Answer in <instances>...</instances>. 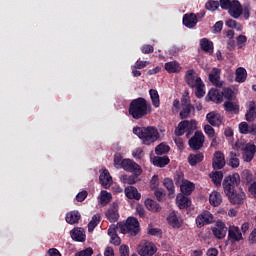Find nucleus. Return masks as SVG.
Here are the masks:
<instances>
[{"label": "nucleus", "mask_w": 256, "mask_h": 256, "mask_svg": "<svg viewBox=\"0 0 256 256\" xmlns=\"http://www.w3.org/2000/svg\"><path fill=\"white\" fill-rule=\"evenodd\" d=\"M241 177L238 173L226 176L223 180V189L232 205H241L246 199L245 192L239 188Z\"/></svg>", "instance_id": "obj_1"}, {"label": "nucleus", "mask_w": 256, "mask_h": 256, "mask_svg": "<svg viewBox=\"0 0 256 256\" xmlns=\"http://www.w3.org/2000/svg\"><path fill=\"white\" fill-rule=\"evenodd\" d=\"M153 109L151 104L145 100V98H136L129 104L128 112L132 116V119H143L147 115H151Z\"/></svg>", "instance_id": "obj_2"}, {"label": "nucleus", "mask_w": 256, "mask_h": 256, "mask_svg": "<svg viewBox=\"0 0 256 256\" xmlns=\"http://www.w3.org/2000/svg\"><path fill=\"white\" fill-rule=\"evenodd\" d=\"M133 133L141 139L143 145H153L161 137L159 130L154 126L134 127Z\"/></svg>", "instance_id": "obj_3"}, {"label": "nucleus", "mask_w": 256, "mask_h": 256, "mask_svg": "<svg viewBox=\"0 0 256 256\" xmlns=\"http://www.w3.org/2000/svg\"><path fill=\"white\" fill-rule=\"evenodd\" d=\"M119 228L121 233H128L132 237H136L141 231V225L139 224V220L133 216L127 218L125 224H120Z\"/></svg>", "instance_id": "obj_4"}, {"label": "nucleus", "mask_w": 256, "mask_h": 256, "mask_svg": "<svg viewBox=\"0 0 256 256\" xmlns=\"http://www.w3.org/2000/svg\"><path fill=\"white\" fill-rule=\"evenodd\" d=\"M197 129V121L195 120H183L178 124V127L175 129V135L177 137H182L185 135L189 137L193 134V131Z\"/></svg>", "instance_id": "obj_5"}, {"label": "nucleus", "mask_w": 256, "mask_h": 256, "mask_svg": "<svg viewBox=\"0 0 256 256\" xmlns=\"http://www.w3.org/2000/svg\"><path fill=\"white\" fill-rule=\"evenodd\" d=\"M212 223H215V217L207 210L196 217V225L199 229L205 227V225H211Z\"/></svg>", "instance_id": "obj_6"}, {"label": "nucleus", "mask_w": 256, "mask_h": 256, "mask_svg": "<svg viewBox=\"0 0 256 256\" xmlns=\"http://www.w3.org/2000/svg\"><path fill=\"white\" fill-rule=\"evenodd\" d=\"M235 91L231 87L212 88L209 90L207 97H233Z\"/></svg>", "instance_id": "obj_7"}, {"label": "nucleus", "mask_w": 256, "mask_h": 256, "mask_svg": "<svg viewBox=\"0 0 256 256\" xmlns=\"http://www.w3.org/2000/svg\"><path fill=\"white\" fill-rule=\"evenodd\" d=\"M120 169H124L128 173H134L135 175H141L143 173L141 166L131 159H123Z\"/></svg>", "instance_id": "obj_8"}, {"label": "nucleus", "mask_w": 256, "mask_h": 256, "mask_svg": "<svg viewBox=\"0 0 256 256\" xmlns=\"http://www.w3.org/2000/svg\"><path fill=\"white\" fill-rule=\"evenodd\" d=\"M181 107H182V110L180 111L181 119H188V117H191V113H195V106L191 104V100L189 98H182Z\"/></svg>", "instance_id": "obj_9"}, {"label": "nucleus", "mask_w": 256, "mask_h": 256, "mask_svg": "<svg viewBox=\"0 0 256 256\" xmlns=\"http://www.w3.org/2000/svg\"><path fill=\"white\" fill-rule=\"evenodd\" d=\"M137 251L140 256H153L157 253V246L153 242H144L138 246Z\"/></svg>", "instance_id": "obj_10"}, {"label": "nucleus", "mask_w": 256, "mask_h": 256, "mask_svg": "<svg viewBox=\"0 0 256 256\" xmlns=\"http://www.w3.org/2000/svg\"><path fill=\"white\" fill-rule=\"evenodd\" d=\"M188 143L193 151H199L203 147V143H205V135L201 131H196Z\"/></svg>", "instance_id": "obj_11"}, {"label": "nucleus", "mask_w": 256, "mask_h": 256, "mask_svg": "<svg viewBox=\"0 0 256 256\" xmlns=\"http://www.w3.org/2000/svg\"><path fill=\"white\" fill-rule=\"evenodd\" d=\"M227 11L233 19H239L243 15V5L238 0H232V4H230Z\"/></svg>", "instance_id": "obj_12"}, {"label": "nucleus", "mask_w": 256, "mask_h": 256, "mask_svg": "<svg viewBox=\"0 0 256 256\" xmlns=\"http://www.w3.org/2000/svg\"><path fill=\"white\" fill-rule=\"evenodd\" d=\"M206 121L212 127H221L223 125V116L218 112L212 111L206 115Z\"/></svg>", "instance_id": "obj_13"}, {"label": "nucleus", "mask_w": 256, "mask_h": 256, "mask_svg": "<svg viewBox=\"0 0 256 256\" xmlns=\"http://www.w3.org/2000/svg\"><path fill=\"white\" fill-rule=\"evenodd\" d=\"M208 79L216 89H221L223 87V82H221V69L213 68L211 73L208 75Z\"/></svg>", "instance_id": "obj_14"}, {"label": "nucleus", "mask_w": 256, "mask_h": 256, "mask_svg": "<svg viewBox=\"0 0 256 256\" xmlns=\"http://www.w3.org/2000/svg\"><path fill=\"white\" fill-rule=\"evenodd\" d=\"M212 233L216 239H225L227 235V226L223 221L218 220L214 228H212Z\"/></svg>", "instance_id": "obj_15"}, {"label": "nucleus", "mask_w": 256, "mask_h": 256, "mask_svg": "<svg viewBox=\"0 0 256 256\" xmlns=\"http://www.w3.org/2000/svg\"><path fill=\"white\" fill-rule=\"evenodd\" d=\"M212 166L215 170L223 169L225 167V154H223V152L216 151L214 153Z\"/></svg>", "instance_id": "obj_16"}, {"label": "nucleus", "mask_w": 256, "mask_h": 256, "mask_svg": "<svg viewBox=\"0 0 256 256\" xmlns=\"http://www.w3.org/2000/svg\"><path fill=\"white\" fill-rule=\"evenodd\" d=\"M105 215L110 223H117L119 221V207L117 204H112L106 211Z\"/></svg>", "instance_id": "obj_17"}, {"label": "nucleus", "mask_w": 256, "mask_h": 256, "mask_svg": "<svg viewBox=\"0 0 256 256\" xmlns=\"http://www.w3.org/2000/svg\"><path fill=\"white\" fill-rule=\"evenodd\" d=\"M256 146L255 144H246L243 150V159L246 163H251L253 157H255Z\"/></svg>", "instance_id": "obj_18"}, {"label": "nucleus", "mask_w": 256, "mask_h": 256, "mask_svg": "<svg viewBox=\"0 0 256 256\" xmlns=\"http://www.w3.org/2000/svg\"><path fill=\"white\" fill-rule=\"evenodd\" d=\"M228 239L232 241V243H236L237 241L243 240V234L241 230L237 226H230L228 230Z\"/></svg>", "instance_id": "obj_19"}, {"label": "nucleus", "mask_w": 256, "mask_h": 256, "mask_svg": "<svg viewBox=\"0 0 256 256\" xmlns=\"http://www.w3.org/2000/svg\"><path fill=\"white\" fill-rule=\"evenodd\" d=\"M182 23L188 29H193V27L197 26L199 20H197V15H195V13H189L183 16Z\"/></svg>", "instance_id": "obj_20"}, {"label": "nucleus", "mask_w": 256, "mask_h": 256, "mask_svg": "<svg viewBox=\"0 0 256 256\" xmlns=\"http://www.w3.org/2000/svg\"><path fill=\"white\" fill-rule=\"evenodd\" d=\"M199 80L202 81L201 77L195 76V70L191 69L186 72L185 81L192 89H195V85L200 83Z\"/></svg>", "instance_id": "obj_21"}, {"label": "nucleus", "mask_w": 256, "mask_h": 256, "mask_svg": "<svg viewBox=\"0 0 256 256\" xmlns=\"http://www.w3.org/2000/svg\"><path fill=\"white\" fill-rule=\"evenodd\" d=\"M100 185L102 187H105L107 189L108 187H111V183L113 182V178L111 177V174L109 173V170L105 169L99 176Z\"/></svg>", "instance_id": "obj_22"}, {"label": "nucleus", "mask_w": 256, "mask_h": 256, "mask_svg": "<svg viewBox=\"0 0 256 256\" xmlns=\"http://www.w3.org/2000/svg\"><path fill=\"white\" fill-rule=\"evenodd\" d=\"M239 132L242 135H256V125L252 124L249 126V124H247V122H241L239 124Z\"/></svg>", "instance_id": "obj_23"}, {"label": "nucleus", "mask_w": 256, "mask_h": 256, "mask_svg": "<svg viewBox=\"0 0 256 256\" xmlns=\"http://www.w3.org/2000/svg\"><path fill=\"white\" fill-rule=\"evenodd\" d=\"M124 193L128 199H135L136 201L141 199V193H139L135 186L126 187Z\"/></svg>", "instance_id": "obj_24"}, {"label": "nucleus", "mask_w": 256, "mask_h": 256, "mask_svg": "<svg viewBox=\"0 0 256 256\" xmlns=\"http://www.w3.org/2000/svg\"><path fill=\"white\" fill-rule=\"evenodd\" d=\"M200 48L204 53H209V55H213V41L209 40L208 38H202L200 40Z\"/></svg>", "instance_id": "obj_25"}, {"label": "nucleus", "mask_w": 256, "mask_h": 256, "mask_svg": "<svg viewBox=\"0 0 256 256\" xmlns=\"http://www.w3.org/2000/svg\"><path fill=\"white\" fill-rule=\"evenodd\" d=\"M180 190L182 195L189 197L193 191H195V184L191 181L186 180L183 184L180 185Z\"/></svg>", "instance_id": "obj_26"}, {"label": "nucleus", "mask_w": 256, "mask_h": 256, "mask_svg": "<svg viewBox=\"0 0 256 256\" xmlns=\"http://www.w3.org/2000/svg\"><path fill=\"white\" fill-rule=\"evenodd\" d=\"M168 224L173 227V229H181V221H179V217L177 216V212L172 211L169 213L167 217Z\"/></svg>", "instance_id": "obj_27"}, {"label": "nucleus", "mask_w": 256, "mask_h": 256, "mask_svg": "<svg viewBox=\"0 0 256 256\" xmlns=\"http://www.w3.org/2000/svg\"><path fill=\"white\" fill-rule=\"evenodd\" d=\"M144 205L146 209H148V211H152V213H159V211H161V205L153 199L147 198Z\"/></svg>", "instance_id": "obj_28"}, {"label": "nucleus", "mask_w": 256, "mask_h": 256, "mask_svg": "<svg viewBox=\"0 0 256 256\" xmlns=\"http://www.w3.org/2000/svg\"><path fill=\"white\" fill-rule=\"evenodd\" d=\"M81 219V213L79 211L74 210L66 214V222L69 225H75V223H79Z\"/></svg>", "instance_id": "obj_29"}, {"label": "nucleus", "mask_w": 256, "mask_h": 256, "mask_svg": "<svg viewBox=\"0 0 256 256\" xmlns=\"http://www.w3.org/2000/svg\"><path fill=\"white\" fill-rule=\"evenodd\" d=\"M85 232L81 228H77L71 231V238L73 241H78L79 243H83L86 239Z\"/></svg>", "instance_id": "obj_30"}, {"label": "nucleus", "mask_w": 256, "mask_h": 256, "mask_svg": "<svg viewBox=\"0 0 256 256\" xmlns=\"http://www.w3.org/2000/svg\"><path fill=\"white\" fill-rule=\"evenodd\" d=\"M176 201L178 203L179 209H187V207L191 206V200H189V198L184 194H178Z\"/></svg>", "instance_id": "obj_31"}, {"label": "nucleus", "mask_w": 256, "mask_h": 256, "mask_svg": "<svg viewBox=\"0 0 256 256\" xmlns=\"http://www.w3.org/2000/svg\"><path fill=\"white\" fill-rule=\"evenodd\" d=\"M169 163H171L169 156H155L153 159V165H155V167L163 168L169 165Z\"/></svg>", "instance_id": "obj_32"}, {"label": "nucleus", "mask_w": 256, "mask_h": 256, "mask_svg": "<svg viewBox=\"0 0 256 256\" xmlns=\"http://www.w3.org/2000/svg\"><path fill=\"white\" fill-rule=\"evenodd\" d=\"M256 116V104L255 102L251 101L248 106V110L245 114V119L248 122L255 121Z\"/></svg>", "instance_id": "obj_33"}, {"label": "nucleus", "mask_w": 256, "mask_h": 256, "mask_svg": "<svg viewBox=\"0 0 256 256\" xmlns=\"http://www.w3.org/2000/svg\"><path fill=\"white\" fill-rule=\"evenodd\" d=\"M210 205L213 207H219L221 203H223V198L221 197V193L214 191L209 196Z\"/></svg>", "instance_id": "obj_34"}, {"label": "nucleus", "mask_w": 256, "mask_h": 256, "mask_svg": "<svg viewBox=\"0 0 256 256\" xmlns=\"http://www.w3.org/2000/svg\"><path fill=\"white\" fill-rule=\"evenodd\" d=\"M203 159H205V156L201 152L197 154H190L188 156V163L191 167H195V165H197V163H201Z\"/></svg>", "instance_id": "obj_35"}, {"label": "nucleus", "mask_w": 256, "mask_h": 256, "mask_svg": "<svg viewBox=\"0 0 256 256\" xmlns=\"http://www.w3.org/2000/svg\"><path fill=\"white\" fill-rule=\"evenodd\" d=\"M141 174H135L133 175H122L121 176V181L122 183H126L127 185H135L139 181V176Z\"/></svg>", "instance_id": "obj_36"}, {"label": "nucleus", "mask_w": 256, "mask_h": 256, "mask_svg": "<svg viewBox=\"0 0 256 256\" xmlns=\"http://www.w3.org/2000/svg\"><path fill=\"white\" fill-rule=\"evenodd\" d=\"M224 109L228 113H234L235 115H238V113H239V105L237 103H234L231 100L226 101L224 103Z\"/></svg>", "instance_id": "obj_37"}, {"label": "nucleus", "mask_w": 256, "mask_h": 256, "mask_svg": "<svg viewBox=\"0 0 256 256\" xmlns=\"http://www.w3.org/2000/svg\"><path fill=\"white\" fill-rule=\"evenodd\" d=\"M236 83H245L247 81V70L243 67H239L236 70Z\"/></svg>", "instance_id": "obj_38"}, {"label": "nucleus", "mask_w": 256, "mask_h": 256, "mask_svg": "<svg viewBox=\"0 0 256 256\" xmlns=\"http://www.w3.org/2000/svg\"><path fill=\"white\" fill-rule=\"evenodd\" d=\"M164 67L168 73H179V71H181V66H179V63L176 61L167 62Z\"/></svg>", "instance_id": "obj_39"}, {"label": "nucleus", "mask_w": 256, "mask_h": 256, "mask_svg": "<svg viewBox=\"0 0 256 256\" xmlns=\"http://www.w3.org/2000/svg\"><path fill=\"white\" fill-rule=\"evenodd\" d=\"M163 185L167 189L169 197H173L175 195V184L173 180L171 178H165Z\"/></svg>", "instance_id": "obj_40"}, {"label": "nucleus", "mask_w": 256, "mask_h": 256, "mask_svg": "<svg viewBox=\"0 0 256 256\" xmlns=\"http://www.w3.org/2000/svg\"><path fill=\"white\" fill-rule=\"evenodd\" d=\"M111 199H113V196L111 193L107 192L106 190H102L100 194V204L105 207L111 203Z\"/></svg>", "instance_id": "obj_41"}, {"label": "nucleus", "mask_w": 256, "mask_h": 256, "mask_svg": "<svg viewBox=\"0 0 256 256\" xmlns=\"http://www.w3.org/2000/svg\"><path fill=\"white\" fill-rule=\"evenodd\" d=\"M99 223H101V214L93 215L91 221L88 223L89 233L93 232Z\"/></svg>", "instance_id": "obj_42"}, {"label": "nucleus", "mask_w": 256, "mask_h": 256, "mask_svg": "<svg viewBox=\"0 0 256 256\" xmlns=\"http://www.w3.org/2000/svg\"><path fill=\"white\" fill-rule=\"evenodd\" d=\"M108 235L111 237L110 243H112V245H116V246L121 245V238L119 237V235H117V232L115 231V229L113 230L108 229Z\"/></svg>", "instance_id": "obj_43"}, {"label": "nucleus", "mask_w": 256, "mask_h": 256, "mask_svg": "<svg viewBox=\"0 0 256 256\" xmlns=\"http://www.w3.org/2000/svg\"><path fill=\"white\" fill-rule=\"evenodd\" d=\"M210 179H212L214 185L216 187H219L221 185V182L223 181V172L216 171L212 174H210Z\"/></svg>", "instance_id": "obj_44"}, {"label": "nucleus", "mask_w": 256, "mask_h": 256, "mask_svg": "<svg viewBox=\"0 0 256 256\" xmlns=\"http://www.w3.org/2000/svg\"><path fill=\"white\" fill-rule=\"evenodd\" d=\"M168 151H171V147L165 143H160L155 148L156 155H165Z\"/></svg>", "instance_id": "obj_45"}, {"label": "nucleus", "mask_w": 256, "mask_h": 256, "mask_svg": "<svg viewBox=\"0 0 256 256\" xmlns=\"http://www.w3.org/2000/svg\"><path fill=\"white\" fill-rule=\"evenodd\" d=\"M228 165L233 169H237V167H239V157L236 153L230 152Z\"/></svg>", "instance_id": "obj_46"}, {"label": "nucleus", "mask_w": 256, "mask_h": 256, "mask_svg": "<svg viewBox=\"0 0 256 256\" xmlns=\"http://www.w3.org/2000/svg\"><path fill=\"white\" fill-rule=\"evenodd\" d=\"M200 83L194 86L196 97H205V83L203 80H199Z\"/></svg>", "instance_id": "obj_47"}, {"label": "nucleus", "mask_w": 256, "mask_h": 256, "mask_svg": "<svg viewBox=\"0 0 256 256\" xmlns=\"http://www.w3.org/2000/svg\"><path fill=\"white\" fill-rule=\"evenodd\" d=\"M174 181H175V185L177 187H181V185H183V183H185V175L183 174V172H176L175 176H174Z\"/></svg>", "instance_id": "obj_48"}, {"label": "nucleus", "mask_w": 256, "mask_h": 256, "mask_svg": "<svg viewBox=\"0 0 256 256\" xmlns=\"http://www.w3.org/2000/svg\"><path fill=\"white\" fill-rule=\"evenodd\" d=\"M205 8L208 11H217L219 9V1L209 0L208 2H206Z\"/></svg>", "instance_id": "obj_49"}, {"label": "nucleus", "mask_w": 256, "mask_h": 256, "mask_svg": "<svg viewBox=\"0 0 256 256\" xmlns=\"http://www.w3.org/2000/svg\"><path fill=\"white\" fill-rule=\"evenodd\" d=\"M204 132L207 134L209 139H213V137H215V129L213 126H211V124H206L204 126Z\"/></svg>", "instance_id": "obj_50"}, {"label": "nucleus", "mask_w": 256, "mask_h": 256, "mask_svg": "<svg viewBox=\"0 0 256 256\" xmlns=\"http://www.w3.org/2000/svg\"><path fill=\"white\" fill-rule=\"evenodd\" d=\"M114 165L117 169H121V167H123V156H121V154L114 155Z\"/></svg>", "instance_id": "obj_51"}, {"label": "nucleus", "mask_w": 256, "mask_h": 256, "mask_svg": "<svg viewBox=\"0 0 256 256\" xmlns=\"http://www.w3.org/2000/svg\"><path fill=\"white\" fill-rule=\"evenodd\" d=\"M148 235H152L154 237H163V230L160 228H150L148 230Z\"/></svg>", "instance_id": "obj_52"}, {"label": "nucleus", "mask_w": 256, "mask_h": 256, "mask_svg": "<svg viewBox=\"0 0 256 256\" xmlns=\"http://www.w3.org/2000/svg\"><path fill=\"white\" fill-rule=\"evenodd\" d=\"M92 255H93V248L91 247L81 250L75 254V256H92Z\"/></svg>", "instance_id": "obj_53"}, {"label": "nucleus", "mask_w": 256, "mask_h": 256, "mask_svg": "<svg viewBox=\"0 0 256 256\" xmlns=\"http://www.w3.org/2000/svg\"><path fill=\"white\" fill-rule=\"evenodd\" d=\"M159 176L154 175L150 181V189L155 190L159 189Z\"/></svg>", "instance_id": "obj_54"}, {"label": "nucleus", "mask_w": 256, "mask_h": 256, "mask_svg": "<svg viewBox=\"0 0 256 256\" xmlns=\"http://www.w3.org/2000/svg\"><path fill=\"white\" fill-rule=\"evenodd\" d=\"M155 51V48H153L152 45H149V44H145L141 47V52L144 54V55H149V53H153Z\"/></svg>", "instance_id": "obj_55"}, {"label": "nucleus", "mask_w": 256, "mask_h": 256, "mask_svg": "<svg viewBox=\"0 0 256 256\" xmlns=\"http://www.w3.org/2000/svg\"><path fill=\"white\" fill-rule=\"evenodd\" d=\"M242 178L246 181V183H251L253 181V174L249 170H244Z\"/></svg>", "instance_id": "obj_56"}, {"label": "nucleus", "mask_w": 256, "mask_h": 256, "mask_svg": "<svg viewBox=\"0 0 256 256\" xmlns=\"http://www.w3.org/2000/svg\"><path fill=\"white\" fill-rule=\"evenodd\" d=\"M87 195H89V193L87 192V190H83L82 192H79L76 195V201H78V203H83V201L85 199H87Z\"/></svg>", "instance_id": "obj_57"}, {"label": "nucleus", "mask_w": 256, "mask_h": 256, "mask_svg": "<svg viewBox=\"0 0 256 256\" xmlns=\"http://www.w3.org/2000/svg\"><path fill=\"white\" fill-rule=\"evenodd\" d=\"M219 5L221 7V9H224V11H227L229 9V7H231V4L233 3V1L231 0H220Z\"/></svg>", "instance_id": "obj_58"}, {"label": "nucleus", "mask_w": 256, "mask_h": 256, "mask_svg": "<svg viewBox=\"0 0 256 256\" xmlns=\"http://www.w3.org/2000/svg\"><path fill=\"white\" fill-rule=\"evenodd\" d=\"M150 62L149 61H136L135 64H134V68L135 69H145V67H147V65H149Z\"/></svg>", "instance_id": "obj_59"}, {"label": "nucleus", "mask_w": 256, "mask_h": 256, "mask_svg": "<svg viewBox=\"0 0 256 256\" xmlns=\"http://www.w3.org/2000/svg\"><path fill=\"white\" fill-rule=\"evenodd\" d=\"M223 31V21H217L214 26L212 33H221Z\"/></svg>", "instance_id": "obj_60"}, {"label": "nucleus", "mask_w": 256, "mask_h": 256, "mask_svg": "<svg viewBox=\"0 0 256 256\" xmlns=\"http://www.w3.org/2000/svg\"><path fill=\"white\" fill-rule=\"evenodd\" d=\"M206 103H210L212 101L213 103H216L217 105L223 103V97H206L205 98Z\"/></svg>", "instance_id": "obj_61"}, {"label": "nucleus", "mask_w": 256, "mask_h": 256, "mask_svg": "<svg viewBox=\"0 0 256 256\" xmlns=\"http://www.w3.org/2000/svg\"><path fill=\"white\" fill-rule=\"evenodd\" d=\"M136 213L141 219H145V208L143 207V205L138 204L136 206Z\"/></svg>", "instance_id": "obj_62"}, {"label": "nucleus", "mask_w": 256, "mask_h": 256, "mask_svg": "<svg viewBox=\"0 0 256 256\" xmlns=\"http://www.w3.org/2000/svg\"><path fill=\"white\" fill-rule=\"evenodd\" d=\"M120 256H129V246L121 245L119 248Z\"/></svg>", "instance_id": "obj_63"}, {"label": "nucleus", "mask_w": 256, "mask_h": 256, "mask_svg": "<svg viewBox=\"0 0 256 256\" xmlns=\"http://www.w3.org/2000/svg\"><path fill=\"white\" fill-rule=\"evenodd\" d=\"M46 256H62L61 252H59V250H57V248H50L47 251Z\"/></svg>", "instance_id": "obj_64"}]
</instances>
